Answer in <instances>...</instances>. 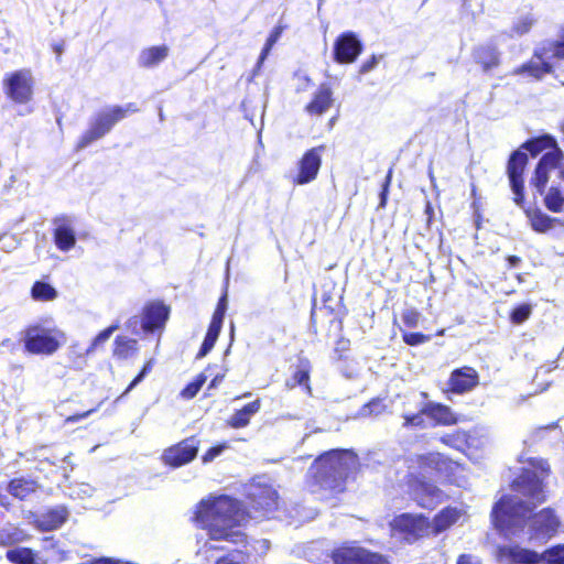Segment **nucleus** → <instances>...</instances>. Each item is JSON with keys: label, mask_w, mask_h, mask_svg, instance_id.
<instances>
[{"label": "nucleus", "mask_w": 564, "mask_h": 564, "mask_svg": "<svg viewBox=\"0 0 564 564\" xmlns=\"http://www.w3.org/2000/svg\"><path fill=\"white\" fill-rule=\"evenodd\" d=\"M260 408V400H254L253 402L245 405L241 410L251 417L252 415L259 412Z\"/></svg>", "instance_id": "obj_47"}, {"label": "nucleus", "mask_w": 564, "mask_h": 564, "mask_svg": "<svg viewBox=\"0 0 564 564\" xmlns=\"http://www.w3.org/2000/svg\"><path fill=\"white\" fill-rule=\"evenodd\" d=\"M383 409V405L377 401V400H373L371 402H369L368 404L364 405V408L361 409V415L364 416H367V415H378L381 413Z\"/></svg>", "instance_id": "obj_43"}, {"label": "nucleus", "mask_w": 564, "mask_h": 564, "mask_svg": "<svg viewBox=\"0 0 564 564\" xmlns=\"http://www.w3.org/2000/svg\"><path fill=\"white\" fill-rule=\"evenodd\" d=\"M390 181H391V171H389L388 175H387V178H386V182L383 184V188H382V192L380 194V198H381V203L380 205L383 206L386 204V200H387V192H388V187H389V184H390Z\"/></svg>", "instance_id": "obj_54"}, {"label": "nucleus", "mask_w": 564, "mask_h": 564, "mask_svg": "<svg viewBox=\"0 0 564 564\" xmlns=\"http://www.w3.org/2000/svg\"><path fill=\"white\" fill-rule=\"evenodd\" d=\"M32 297L37 301H51L57 296L56 290L48 283L37 281L33 284Z\"/></svg>", "instance_id": "obj_29"}, {"label": "nucleus", "mask_w": 564, "mask_h": 564, "mask_svg": "<svg viewBox=\"0 0 564 564\" xmlns=\"http://www.w3.org/2000/svg\"><path fill=\"white\" fill-rule=\"evenodd\" d=\"M246 495L256 510L269 512L276 507L278 494L262 477L253 479L246 487Z\"/></svg>", "instance_id": "obj_8"}, {"label": "nucleus", "mask_w": 564, "mask_h": 564, "mask_svg": "<svg viewBox=\"0 0 564 564\" xmlns=\"http://www.w3.org/2000/svg\"><path fill=\"white\" fill-rule=\"evenodd\" d=\"M333 104V91L328 84H322L315 93L312 101L307 104L305 110L310 115L321 116L326 112Z\"/></svg>", "instance_id": "obj_19"}, {"label": "nucleus", "mask_w": 564, "mask_h": 564, "mask_svg": "<svg viewBox=\"0 0 564 564\" xmlns=\"http://www.w3.org/2000/svg\"><path fill=\"white\" fill-rule=\"evenodd\" d=\"M7 558L15 564H34V554L31 549L17 547L7 552Z\"/></svg>", "instance_id": "obj_31"}, {"label": "nucleus", "mask_w": 564, "mask_h": 564, "mask_svg": "<svg viewBox=\"0 0 564 564\" xmlns=\"http://www.w3.org/2000/svg\"><path fill=\"white\" fill-rule=\"evenodd\" d=\"M224 376H219L217 375L210 382L209 384V389H213V388H216V386L218 384V382H220L223 380Z\"/></svg>", "instance_id": "obj_62"}, {"label": "nucleus", "mask_w": 564, "mask_h": 564, "mask_svg": "<svg viewBox=\"0 0 564 564\" xmlns=\"http://www.w3.org/2000/svg\"><path fill=\"white\" fill-rule=\"evenodd\" d=\"M531 306L529 304H521L511 312V321L514 324H521L527 321L531 315Z\"/></svg>", "instance_id": "obj_38"}, {"label": "nucleus", "mask_w": 564, "mask_h": 564, "mask_svg": "<svg viewBox=\"0 0 564 564\" xmlns=\"http://www.w3.org/2000/svg\"><path fill=\"white\" fill-rule=\"evenodd\" d=\"M216 308H223L226 312L227 310V294L225 293L218 301Z\"/></svg>", "instance_id": "obj_60"}, {"label": "nucleus", "mask_w": 564, "mask_h": 564, "mask_svg": "<svg viewBox=\"0 0 564 564\" xmlns=\"http://www.w3.org/2000/svg\"><path fill=\"white\" fill-rule=\"evenodd\" d=\"M280 30L275 29L271 34L270 36L268 37L267 40V44H269L270 46H273V44L278 41L279 36H280Z\"/></svg>", "instance_id": "obj_58"}, {"label": "nucleus", "mask_w": 564, "mask_h": 564, "mask_svg": "<svg viewBox=\"0 0 564 564\" xmlns=\"http://www.w3.org/2000/svg\"><path fill=\"white\" fill-rule=\"evenodd\" d=\"M478 384V373L470 367H464L452 372L449 386L453 392L464 393Z\"/></svg>", "instance_id": "obj_17"}, {"label": "nucleus", "mask_w": 564, "mask_h": 564, "mask_svg": "<svg viewBox=\"0 0 564 564\" xmlns=\"http://www.w3.org/2000/svg\"><path fill=\"white\" fill-rule=\"evenodd\" d=\"M21 532L15 528H8L0 531V543L10 544L20 540Z\"/></svg>", "instance_id": "obj_40"}, {"label": "nucleus", "mask_w": 564, "mask_h": 564, "mask_svg": "<svg viewBox=\"0 0 564 564\" xmlns=\"http://www.w3.org/2000/svg\"><path fill=\"white\" fill-rule=\"evenodd\" d=\"M199 441L192 436L176 445L166 448L163 453V460L172 467H180L192 462L198 453Z\"/></svg>", "instance_id": "obj_13"}, {"label": "nucleus", "mask_w": 564, "mask_h": 564, "mask_svg": "<svg viewBox=\"0 0 564 564\" xmlns=\"http://www.w3.org/2000/svg\"><path fill=\"white\" fill-rule=\"evenodd\" d=\"M507 261H508L509 267L514 268L521 262V259L517 256H509L507 258Z\"/></svg>", "instance_id": "obj_59"}, {"label": "nucleus", "mask_w": 564, "mask_h": 564, "mask_svg": "<svg viewBox=\"0 0 564 564\" xmlns=\"http://www.w3.org/2000/svg\"><path fill=\"white\" fill-rule=\"evenodd\" d=\"M553 55L557 58H564V42L553 45Z\"/></svg>", "instance_id": "obj_56"}, {"label": "nucleus", "mask_w": 564, "mask_h": 564, "mask_svg": "<svg viewBox=\"0 0 564 564\" xmlns=\"http://www.w3.org/2000/svg\"><path fill=\"white\" fill-rule=\"evenodd\" d=\"M225 314H226V312L223 311V308H216L214 314H213L212 322L216 323V324H219V325H223L224 318H225Z\"/></svg>", "instance_id": "obj_55"}, {"label": "nucleus", "mask_w": 564, "mask_h": 564, "mask_svg": "<svg viewBox=\"0 0 564 564\" xmlns=\"http://www.w3.org/2000/svg\"><path fill=\"white\" fill-rule=\"evenodd\" d=\"M533 470L524 469L513 481L517 495L503 496L492 508L491 518L495 527L501 531L516 532L522 528L528 516L545 500L543 478L550 466L540 458L530 459Z\"/></svg>", "instance_id": "obj_1"}, {"label": "nucleus", "mask_w": 564, "mask_h": 564, "mask_svg": "<svg viewBox=\"0 0 564 564\" xmlns=\"http://www.w3.org/2000/svg\"><path fill=\"white\" fill-rule=\"evenodd\" d=\"M227 446L225 444L210 447L202 457L204 464L213 462Z\"/></svg>", "instance_id": "obj_42"}, {"label": "nucleus", "mask_w": 564, "mask_h": 564, "mask_svg": "<svg viewBox=\"0 0 564 564\" xmlns=\"http://www.w3.org/2000/svg\"><path fill=\"white\" fill-rule=\"evenodd\" d=\"M377 65H378V57L372 55L368 61L362 63L359 72H360V74H367V73L371 72Z\"/></svg>", "instance_id": "obj_46"}, {"label": "nucleus", "mask_w": 564, "mask_h": 564, "mask_svg": "<svg viewBox=\"0 0 564 564\" xmlns=\"http://www.w3.org/2000/svg\"><path fill=\"white\" fill-rule=\"evenodd\" d=\"M138 323H139V318H138V316H134V317L129 319L128 326L129 327L132 326V325L135 326V325H138Z\"/></svg>", "instance_id": "obj_64"}, {"label": "nucleus", "mask_w": 564, "mask_h": 564, "mask_svg": "<svg viewBox=\"0 0 564 564\" xmlns=\"http://www.w3.org/2000/svg\"><path fill=\"white\" fill-rule=\"evenodd\" d=\"M206 381V377L204 375H199L193 382L188 383L181 392V395L185 399L194 398L203 384Z\"/></svg>", "instance_id": "obj_37"}, {"label": "nucleus", "mask_w": 564, "mask_h": 564, "mask_svg": "<svg viewBox=\"0 0 564 564\" xmlns=\"http://www.w3.org/2000/svg\"><path fill=\"white\" fill-rule=\"evenodd\" d=\"M457 564H480L478 558L469 555V554H463L458 557Z\"/></svg>", "instance_id": "obj_53"}, {"label": "nucleus", "mask_w": 564, "mask_h": 564, "mask_svg": "<svg viewBox=\"0 0 564 564\" xmlns=\"http://www.w3.org/2000/svg\"><path fill=\"white\" fill-rule=\"evenodd\" d=\"M560 521L553 510L545 508L529 518L530 540L546 541L558 529Z\"/></svg>", "instance_id": "obj_11"}, {"label": "nucleus", "mask_w": 564, "mask_h": 564, "mask_svg": "<svg viewBox=\"0 0 564 564\" xmlns=\"http://www.w3.org/2000/svg\"><path fill=\"white\" fill-rule=\"evenodd\" d=\"M423 413L434 422V425H452L457 422L451 408L442 403L427 402L423 405Z\"/></svg>", "instance_id": "obj_18"}, {"label": "nucleus", "mask_w": 564, "mask_h": 564, "mask_svg": "<svg viewBox=\"0 0 564 564\" xmlns=\"http://www.w3.org/2000/svg\"><path fill=\"white\" fill-rule=\"evenodd\" d=\"M217 339L213 338V337H208V336H205L204 338V341L200 346V349L197 354V358H203L205 357L212 349L213 347L215 346Z\"/></svg>", "instance_id": "obj_44"}, {"label": "nucleus", "mask_w": 564, "mask_h": 564, "mask_svg": "<svg viewBox=\"0 0 564 564\" xmlns=\"http://www.w3.org/2000/svg\"><path fill=\"white\" fill-rule=\"evenodd\" d=\"M0 506L4 507L7 509L9 508L10 502H9V499H8V497L6 495L0 494Z\"/></svg>", "instance_id": "obj_61"}, {"label": "nucleus", "mask_w": 564, "mask_h": 564, "mask_svg": "<svg viewBox=\"0 0 564 564\" xmlns=\"http://www.w3.org/2000/svg\"><path fill=\"white\" fill-rule=\"evenodd\" d=\"M325 145H318L306 151L299 162V173L294 177V183L304 185L313 182L322 165V153Z\"/></svg>", "instance_id": "obj_14"}, {"label": "nucleus", "mask_w": 564, "mask_h": 564, "mask_svg": "<svg viewBox=\"0 0 564 564\" xmlns=\"http://www.w3.org/2000/svg\"><path fill=\"white\" fill-rule=\"evenodd\" d=\"M552 223H553V219L542 213L536 214L531 220L533 230H535L538 232H545L549 229H551Z\"/></svg>", "instance_id": "obj_36"}, {"label": "nucleus", "mask_w": 564, "mask_h": 564, "mask_svg": "<svg viewBox=\"0 0 564 564\" xmlns=\"http://www.w3.org/2000/svg\"><path fill=\"white\" fill-rule=\"evenodd\" d=\"M545 206L553 213H560L564 206V196L556 186H552L544 197Z\"/></svg>", "instance_id": "obj_30"}, {"label": "nucleus", "mask_w": 564, "mask_h": 564, "mask_svg": "<svg viewBox=\"0 0 564 564\" xmlns=\"http://www.w3.org/2000/svg\"><path fill=\"white\" fill-rule=\"evenodd\" d=\"M68 512L64 507L50 509L36 519L37 527L43 531L56 530L66 521Z\"/></svg>", "instance_id": "obj_20"}, {"label": "nucleus", "mask_w": 564, "mask_h": 564, "mask_svg": "<svg viewBox=\"0 0 564 564\" xmlns=\"http://www.w3.org/2000/svg\"><path fill=\"white\" fill-rule=\"evenodd\" d=\"M250 419L251 417L240 409L231 415L229 424L235 429L245 427L249 424Z\"/></svg>", "instance_id": "obj_39"}, {"label": "nucleus", "mask_w": 564, "mask_h": 564, "mask_svg": "<svg viewBox=\"0 0 564 564\" xmlns=\"http://www.w3.org/2000/svg\"><path fill=\"white\" fill-rule=\"evenodd\" d=\"M93 411H88V412H85L80 415H76V416H73L70 417L69 420L70 421H78L79 419H84V417H87Z\"/></svg>", "instance_id": "obj_63"}, {"label": "nucleus", "mask_w": 564, "mask_h": 564, "mask_svg": "<svg viewBox=\"0 0 564 564\" xmlns=\"http://www.w3.org/2000/svg\"><path fill=\"white\" fill-rule=\"evenodd\" d=\"M293 381H294V384H299V386L306 383L308 381V372L303 369L296 370L293 376Z\"/></svg>", "instance_id": "obj_48"}, {"label": "nucleus", "mask_w": 564, "mask_h": 564, "mask_svg": "<svg viewBox=\"0 0 564 564\" xmlns=\"http://www.w3.org/2000/svg\"><path fill=\"white\" fill-rule=\"evenodd\" d=\"M466 434L464 432H457L455 434H446L441 437V442L447 446L456 449H462L466 444Z\"/></svg>", "instance_id": "obj_35"}, {"label": "nucleus", "mask_w": 564, "mask_h": 564, "mask_svg": "<svg viewBox=\"0 0 564 564\" xmlns=\"http://www.w3.org/2000/svg\"><path fill=\"white\" fill-rule=\"evenodd\" d=\"M533 23L534 19L530 14L519 18L511 29V36H521L523 34H527L532 28Z\"/></svg>", "instance_id": "obj_32"}, {"label": "nucleus", "mask_w": 564, "mask_h": 564, "mask_svg": "<svg viewBox=\"0 0 564 564\" xmlns=\"http://www.w3.org/2000/svg\"><path fill=\"white\" fill-rule=\"evenodd\" d=\"M333 560L335 564H388L382 555L358 546H343L335 550Z\"/></svg>", "instance_id": "obj_12"}, {"label": "nucleus", "mask_w": 564, "mask_h": 564, "mask_svg": "<svg viewBox=\"0 0 564 564\" xmlns=\"http://www.w3.org/2000/svg\"><path fill=\"white\" fill-rule=\"evenodd\" d=\"M240 552H230L228 555L220 557L216 564H240Z\"/></svg>", "instance_id": "obj_45"}, {"label": "nucleus", "mask_w": 564, "mask_h": 564, "mask_svg": "<svg viewBox=\"0 0 564 564\" xmlns=\"http://www.w3.org/2000/svg\"><path fill=\"white\" fill-rule=\"evenodd\" d=\"M425 416H426V414L423 413V408L417 413L405 414V415H403V417H404L403 426L404 427L411 426V427L425 429L429 426V424L426 423Z\"/></svg>", "instance_id": "obj_33"}, {"label": "nucleus", "mask_w": 564, "mask_h": 564, "mask_svg": "<svg viewBox=\"0 0 564 564\" xmlns=\"http://www.w3.org/2000/svg\"><path fill=\"white\" fill-rule=\"evenodd\" d=\"M474 58L487 72L499 64V52L494 45H480L474 51Z\"/></svg>", "instance_id": "obj_24"}, {"label": "nucleus", "mask_w": 564, "mask_h": 564, "mask_svg": "<svg viewBox=\"0 0 564 564\" xmlns=\"http://www.w3.org/2000/svg\"><path fill=\"white\" fill-rule=\"evenodd\" d=\"M551 72L552 65L543 61L542 55L539 52H535L534 57L518 69V73H529L535 78H541Z\"/></svg>", "instance_id": "obj_25"}, {"label": "nucleus", "mask_w": 564, "mask_h": 564, "mask_svg": "<svg viewBox=\"0 0 564 564\" xmlns=\"http://www.w3.org/2000/svg\"><path fill=\"white\" fill-rule=\"evenodd\" d=\"M79 491L83 496H91L94 488L89 486L88 484H80L79 485Z\"/></svg>", "instance_id": "obj_57"}, {"label": "nucleus", "mask_w": 564, "mask_h": 564, "mask_svg": "<svg viewBox=\"0 0 564 564\" xmlns=\"http://www.w3.org/2000/svg\"><path fill=\"white\" fill-rule=\"evenodd\" d=\"M546 149H550V151L541 156L530 178V185L535 188L539 195H543L550 180V173L558 169L564 160V152L558 148L556 140L549 134L532 138L510 154L507 163V175L514 195L513 200L520 207L523 206L524 202L523 172L528 164L525 151L530 152L532 156H536Z\"/></svg>", "instance_id": "obj_2"}, {"label": "nucleus", "mask_w": 564, "mask_h": 564, "mask_svg": "<svg viewBox=\"0 0 564 564\" xmlns=\"http://www.w3.org/2000/svg\"><path fill=\"white\" fill-rule=\"evenodd\" d=\"M272 46H270L269 44L265 43L264 47L262 48L261 51V54L259 56V59H258V63H257V66H256V69H254V73L257 70L260 69L262 63L264 62V59L267 58V56L269 55L270 51H271Z\"/></svg>", "instance_id": "obj_52"}, {"label": "nucleus", "mask_w": 564, "mask_h": 564, "mask_svg": "<svg viewBox=\"0 0 564 564\" xmlns=\"http://www.w3.org/2000/svg\"><path fill=\"white\" fill-rule=\"evenodd\" d=\"M138 341L127 337H117L115 340L113 355L120 359H128L137 351Z\"/></svg>", "instance_id": "obj_28"}, {"label": "nucleus", "mask_w": 564, "mask_h": 564, "mask_svg": "<svg viewBox=\"0 0 564 564\" xmlns=\"http://www.w3.org/2000/svg\"><path fill=\"white\" fill-rule=\"evenodd\" d=\"M150 368V364L145 365L142 371L131 381L124 393L131 391L139 382H141Z\"/></svg>", "instance_id": "obj_50"}, {"label": "nucleus", "mask_w": 564, "mask_h": 564, "mask_svg": "<svg viewBox=\"0 0 564 564\" xmlns=\"http://www.w3.org/2000/svg\"><path fill=\"white\" fill-rule=\"evenodd\" d=\"M170 316V307L162 302H152L144 306L141 327L144 333L162 329Z\"/></svg>", "instance_id": "obj_16"}, {"label": "nucleus", "mask_w": 564, "mask_h": 564, "mask_svg": "<svg viewBox=\"0 0 564 564\" xmlns=\"http://www.w3.org/2000/svg\"><path fill=\"white\" fill-rule=\"evenodd\" d=\"M498 560L503 564H564V544H558L539 554L520 545H502L497 551Z\"/></svg>", "instance_id": "obj_6"}, {"label": "nucleus", "mask_w": 564, "mask_h": 564, "mask_svg": "<svg viewBox=\"0 0 564 564\" xmlns=\"http://www.w3.org/2000/svg\"><path fill=\"white\" fill-rule=\"evenodd\" d=\"M65 341L64 334L43 326H30L24 334L25 349L35 355H52Z\"/></svg>", "instance_id": "obj_7"}, {"label": "nucleus", "mask_w": 564, "mask_h": 564, "mask_svg": "<svg viewBox=\"0 0 564 564\" xmlns=\"http://www.w3.org/2000/svg\"><path fill=\"white\" fill-rule=\"evenodd\" d=\"M392 527L404 533V539L410 543L431 533V522L423 516L400 514L394 518Z\"/></svg>", "instance_id": "obj_10"}, {"label": "nucleus", "mask_w": 564, "mask_h": 564, "mask_svg": "<svg viewBox=\"0 0 564 564\" xmlns=\"http://www.w3.org/2000/svg\"><path fill=\"white\" fill-rule=\"evenodd\" d=\"M138 111L135 104L129 102L126 106H111L98 111L89 122L88 130L80 137L77 150L87 148L93 142L104 138L111 131L115 124L127 117L129 112Z\"/></svg>", "instance_id": "obj_5"}, {"label": "nucleus", "mask_w": 564, "mask_h": 564, "mask_svg": "<svg viewBox=\"0 0 564 564\" xmlns=\"http://www.w3.org/2000/svg\"><path fill=\"white\" fill-rule=\"evenodd\" d=\"M403 340L410 346H416L430 340V336L422 333H404Z\"/></svg>", "instance_id": "obj_41"}, {"label": "nucleus", "mask_w": 564, "mask_h": 564, "mask_svg": "<svg viewBox=\"0 0 564 564\" xmlns=\"http://www.w3.org/2000/svg\"><path fill=\"white\" fill-rule=\"evenodd\" d=\"M8 491L13 497L23 500L35 491V482L23 478L13 479L8 485Z\"/></svg>", "instance_id": "obj_27"}, {"label": "nucleus", "mask_w": 564, "mask_h": 564, "mask_svg": "<svg viewBox=\"0 0 564 564\" xmlns=\"http://www.w3.org/2000/svg\"><path fill=\"white\" fill-rule=\"evenodd\" d=\"M422 497L420 498V505L424 508H433L435 503L442 500L443 492L436 486L429 482H422L420 486Z\"/></svg>", "instance_id": "obj_26"}, {"label": "nucleus", "mask_w": 564, "mask_h": 564, "mask_svg": "<svg viewBox=\"0 0 564 564\" xmlns=\"http://www.w3.org/2000/svg\"><path fill=\"white\" fill-rule=\"evenodd\" d=\"M223 325L210 322L206 336L218 339Z\"/></svg>", "instance_id": "obj_51"}, {"label": "nucleus", "mask_w": 564, "mask_h": 564, "mask_svg": "<svg viewBox=\"0 0 564 564\" xmlns=\"http://www.w3.org/2000/svg\"><path fill=\"white\" fill-rule=\"evenodd\" d=\"M54 242L62 251L70 250L76 243L74 229L63 220L54 230Z\"/></svg>", "instance_id": "obj_23"}, {"label": "nucleus", "mask_w": 564, "mask_h": 564, "mask_svg": "<svg viewBox=\"0 0 564 564\" xmlns=\"http://www.w3.org/2000/svg\"><path fill=\"white\" fill-rule=\"evenodd\" d=\"M195 520L207 530L212 540H225L235 544L245 541V534L239 530L245 520V512L240 503L228 496L202 501L197 507Z\"/></svg>", "instance_id": "obj_3"}, {"label": "nucleus", "mask_w": 564, "mask_h": 564, "mask_svg": "<svg viewBox=\"0 0 564 564\" xmlns=\"http://www.w3.org/2000/svg\"><path fill=\"white\" fill-rule=\"evenodd\" d=\"M6 93L9 98L18 104H26L33 95V82L31 72L20 69L10 74L4 80Z\"/></svg>", "instance_id": "obj_9"}, {"label": "nucleus", "mask_w": 564, "mask_h": 564, "mask_svg": "<svg viewBox=\"0 0 564 564\" xmlns=\"http://www.w3.org/2000/svg\"><path fill=\"white\" fill-rule=\"evenodd\" d=\"M419 314L416 312L410 311L409 313L403 315V322L409 327H415L417 325Z\"/></svg>", "instance_id": "obj_49"}, {"label": "nucleus", "mask_w": 564, "mask_h": 564, "mask_svg": "<svg viewBox=\"0 0 564 564\" xmlns=\"http://www.w3.org/2000/svg\"><path fill=\"white\" fill-rule=\"evenodd\" d=\"M362 51V43L358 36L351 32L340 34L334 44V59L337 63H352Z\"/></svg>", "instance_id": "obj_15"}, {"label": "nucleus", "mask_w": 564, "mask_h": 564, "mask_svg": "<svg viewBox=\"0 0 564 564\" xmlns=\"http://www.w3.org/2000/svg\"><path fill=\"white\" fill-rule=\"evenodd\" d=\"M169 52L167 45L144 48L138 56V64L144 68L155 67L169 56Z\"/></svg>", "instance_id": "obj_21"}, {"label": "nucleus", "mask_w": 564, "mask_h": 564, "mask_svg": "<svg viewBox=\"0 0 564 564\" xmlns=\"http://www.w3.org/2000/svg\"><path fill=\"white\" fill-rule=\"evenodd\" d=\"M358 456L350 449H332L310 467L315 484L325 490L343 491L348 477L358 469Z\"/></svg>", "instance_id": "obj_4"}, {"label": "nucleus", "mask_w": 564, "mask_h": 564, "mask_svg": "<svg viewBox=\"0 0 564 564\" xmlns=\"http://www.w3.org/2000/svg\"><path fill=\"white\" fill-rule=\"evenodd\" d=\"M118 325L117 324H113V325H110L109 327H107L106 329L101 330L93 340V343L90 344V346L88 347V349L86 350V354H90L93 352L98 346L102 345L104 343H106L110 336L113 334L115 330L118 329Z\"/></svg>", "instance_id": "obj_34"}, {"label": "nucleus", "mask_w": 564, "mask_h": 564, "mask_svg": "<svg viewBox=\"0 0 564 564\" xmlns=\"http://www.w3.org/2000/svg\"><path fill=\"white\" fill-rule=\"evenodd\" d=\"M460 517L456 508H445L431 522V533L438 534L454 524Z\"/></svg>", "instance_id": "obj_22"}]
</instances>
